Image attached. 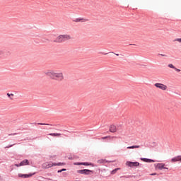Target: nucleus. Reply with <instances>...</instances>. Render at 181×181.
<instances>
[{"label": "nucleus", "instance_id": "obj_1", "mask_svg": "<svg viewBox=\"0 0 181 181\" xmlns=\"http://www.w3.org/2000/svg\"><path fill=\"white\" fill-rule=\"evenodd\" d=\"M46 76L50 77L52 80H57V81H63L64 80V75L62 72H59L54 70H48L45 72Z\"/></svg>", "mask_w": 181, "mask_h": 181}, {"label": "nucleus", "instance_id": "obj_6", "mask_svg": "<svg viewBox=\"0 0 181 181\" xmlns=\"http://www.w3.org/2000/svg\"><path fill=\"white\" fill-rule=\"evenodd\" d=\"M52 166H54V163L49 162V163H45L42 164L43 169H49V168H52Z\"/></svg>", "mask_w": 181, "mask_h": 181}, {"label": "nucleus", "instance_id": "obj_4", "mask_svg": "<svg viewBox=\"0 0 181 181\" xmlns=\"http://www.w3.org/2000/svg\"><path fill=\"white\" fill-rule=\"evenodd\" d=\"M126 165L127 166H129V168H136V167L139 166V163L127 161L126 163Z\"/></svg>", "mask_w": 181, "mask_h": 181}, {"label": "nucleus", "instance_id": "obj_23", "mask_svg": "<svg viewBox=\"0 0 181 181\" xmlns=\"http://www.w3.org/2000/svg\"><path fill=\"white\" fill-rule=\"evenodd\" d=\"M62 172H66V169L63 168L62 170H58V173H62Z\"/></svg>", "mask_w": 181, "mask_h": 181}, {"label": "nucleus", "instance_id": "obj_19", "mask_svg": "<svg viewBox=\"0 0 181 181\" xmlns=\"http://www.w3.org/2000/svg\"><path fill=\"white\" fill-rule=\"evenodd\" d=\"M98 163H105V160L101 159L98 160Z\"/></svg>", "mask_w": 181, "mask_h": 181}, {"label": "nucleus", "instance_id": "obj_26", "mask_svg": "<svg viewBox=\"0 0 181 181\" xmlns=\"http://www.w3.org/2000/svg\"><path fill=\"white\" fill-rule=\"evenodd\" d=\"M156 173H152V174H150V176H156Z\"/></svg>", "mask_w": 181, "mask_h": 181}, {"label": "nucleus", "instance_id": "obj_31", "mask_svg": "<svg viewBox=\"0 0 181 181\" xmlns=\"http://www.w3.org/2000/svg\"><path fill=\"white\" fill-rule=\"evenodd\" d=\"M13 145H10V146H6V148H12Z\"/></svg>", "mask_w": 181, "mask_h": 181}, {"label": "nucleus", "instance_id": "obj_25", "mask_svg": "<svg viewBox=\"0 0 181 181\" xmlns=\"http://www.w3.org/2000/svg\"><path fill=\"white\" fill-rule=\"evenodd\" d=\"M37 125H49V124L37 123Z\"/></svg>", "mask_w": 181, "mask_h": 181}, {"label": "nucleus", "instance_id": "obj_27", "mask_svg": "<svg viewBox=\"0 0 181 181\" xmlns=\"http://www.w3.org/2000/svg\"><path fill=\"white\" fill-rule=\"evenodd\" d=\"M74 165H83V163H75Z\"/></svg>", "mask_w": 181, "mask_h": 181}, {"label": "nucleus", "instance_id": "obj_17", "mask_svg": "<svg viewBox=\"0 0 181 181\" xmlns=\"http://www.w3.org/2000/svg\"><path fill=\"white\" fill-rule=\"evenodd\" d=\"M66 165V163H54V166H63Z\"/></svg>", "mask_w": 181, "mask_h": 181}, {"label": "nucleus", "instance_id": "obj_7", "mask_svg": "<svg viewBox=\"0 0 181 181\" xmlns=\"http://www.w3.org/2000/svg\"><path fill=\"white\" fill-rule=\"evenodd\" d=\"M33 175H35V173H30V174H21L19 173L18 174V177H22L23 179H26L28 177H32V176H33Z\"/></svg>", "mask_w": 181, "mask_h": 181}, {"label": "nucleus", "instance_id": "obj_29", "mask_svg": "<svg viewBox=\"0 0 181 181\" xmlns=\"http://www.w3.org/2000/svg\"><path fill=\"white\" fill-rule=\"evenodd\" d=\"M107 138H110V136L102 137V139H107Z\"/></svg>", "mask_w": 181, "mask_h": 181}, {"label": "nucleus", "instance_id": "obj_16", "mask_svg": "<svg viewBox=\"0 0 181 181\" xmlns=\"http://www.w3.org/2000/svg\"><path fill=\"white\" fill-rule=\"evenodd\" d=\"M82 165H83V166H94V164L91 163H82Z\"/></svg>", "mask_w": 181, "mask_h": 181}, {"label": "nucleus", "instance_id": "obj_3", "mask_svg": "<svg viewBox=\"0 0 181 181\" xmlns=\"http://www.w3.org/2000/svg\"><path fill=\"white\" fill-rule=\"evenodd\" d=\"M155 87L156 88H159V90H162L163 91H166L168 90V86L160 83H156L154 84Z\"/></svg>", "mask_w": 181, "mask_h": 181}, {"label": "nucleus", "instance_id": "obj_5", "mask_svg": "<svg viewBox=\"0 0 181 181\" xmlns=\"http://www.w3.org/2000/svg\"><path fill=\"white\" fill-rule=\"evenodd\" d=\"M77 173H80L81 175H90V173H93V170L87 169L79 170H77Z\"/></svg>", "mask_w": 181, "mask_h": 181}, {"label": "nucleus", "instance_id": "obj_18", "mask_svg": "<svg viewBox=\"0 0 181 181\" xmlns=\"http://www.w3.org/2000/svg\"><path fill=\"white\" fill-rule=\"evenodd\" d=\"M120 168H116L115 170H113L112 172H111V174L112 175H115L117 173V170H119Z\"/></svg>", "mask_w": 181, "mask_h": 181}, {"label": "nucleus", "instance_id": "obj_13", "mask_svg": "<svg viewBox=\"0 0 181 181\" xmlns=\"http://www.w3.org/2000/svg\"><path fill=\"white\" fill-rule=\"evenodd\" d=\"M51 136H60L62 134L60 133H50L49 134Z\"/></svg>", "mask_w": 181, "mask_h": 181}, {"label": "nucleus", "instance_id": "obj_2", "mask_svg": "<svg viewBox=\"0 0 181 181\" xmlns=\"http://www.w3.org/2000/svg\"><path fill=\"white\" fill-rule=\"evenodd\" d=\"M73 37L69 34L60 35L56 37L54 40V43H63V42H67V40H71Z\"/></svg>", "mask_w": 181, "mask_h": 181}, {"label": "nucleus", "instance_id": "obj_32", "mask_svg": "<svg viewBox=\"0 0 181 181\" xmlns=\"http://www.w3.org/2000/svg\"><path fill=\"white\" fill-rule=\"evenodd\" d=\"M116 56H119V54H116Z\"/></svg>", "mask_w": 181, "mask_h": 181}, {"label": "nucleus", "instance_id": "obj_12", "mask_svg": "<svg viewBox=\"0 0 181 181\" xmlns=\"http://www.w3.org/2000/svg\"><path fill=\"white\" fill-rule=\"evenodd\" d=\"M25 165H29V161L28 160H23L21 162L19 166H25Z\"/></svg>", "mask_w": 181, "mask_h": 181}, {"label": "nucleus", "instance_id": "obj_8", "mask_svg": "<svg viewBox=\"0 0 181 181\" xmlns=\"http://www.w3.org/2000/svg\"><path fill=\"white\" fill-rule=\"evenodd\" d=\"M156 169L162 170V169H168V168L165 167V163H158L156 165Z\"/></svg>", "mask_w": 181, "mask_h": 181}, {"label": "nucleus", "instance_id": "obj_21", "mask_svg": "<svg viewBox=\"0 0 181 181\" xmlns=\"http://www.w3.org/2000/svg\"><path fill=\"white\" fill-rule=\"evenodd\" d=\"M11 95L12 97H13V93H7V96L10 98V100H13V98H11Z\"/></svg>", "mask_w": 181, "mask_h": 181}, {"label": "nucleus", "instance_id": "obj_28", "mask_svg": "<svg viewBox=\"0 0 181 181\" xmlns=\"http://www.w3.org/2000/svg\"><path fill=\"white\" fill-rule=\"evenodd\" d=\"M160 56H162L163 57H166V55L163 54H159Z\"/></svg>", "mask_w": 181, "mask_h": 181}, {"label": "nucleus", "instance_id": "obj_10", "mask_svg": "<svg viewBox=\"0 0 181 181\" xmlns=\"http://www.w3.org/2000/svg\"><path fill=\"white\" fill-rule=\"evenodd\" d=\"M88 19H87V18L79 17L78 18H76L74 21V22H76V23H78V22H88Z\"/></svg>", "mask_w": 181, "mask_h": 181}, {"label": "nucleus", "instance_id": "obj_14", "mask_svg": "<svg viewBox=\"0 0 181 181\" xmlns=\"http://www.w3.org/2000/svg\"><path fill=\"white\" fill-rule=\"evenodd\" d=\"M141 160H143V162H148V163L155 162V160H151V159H148V158H141Z\"/></svg>", "mask_w": 181, "mask_h": 181}, {"label": "nucleus", "instance_id": "obj_33", "mask_svg": "<svg viewBox=\"0 0 181 181\" xmlns=\"http://www.w3.org/2000/svg\"><path fill=\"white\" fill-rule=\"evenodd\" d=\"M0 180H1V176H0Z\"/></svg>", "mask_w": 181, "mask_h": 181}, {"label": "nucleus", "instance_id": "obj_30", "mask_svg": "<svg viewBox=\"0 0 181 181\" xmlns=\"http://www.w3.org/2000/svg\"><path fill=\"white\" fill-rule=\"evenodd\" d=\"M15 166H16L17 168H19V166H22V165H19V164H16Z\"/></svg>", "mask_w": 181, "mask_h": 181}, {"label": "nucleus", "instance_id": "obj_9", "mask_svg": "<svg viewBox=\"0 0 181 181\" xmlns=\"http://www.w3.org/2000/svg\"><path fill=\"white\" fill-rule=\"evenodd\" d=\"M172 163H175V162H181V156H177L171 159Z\"/></svg>", "mask_w": 181, "mask_h": 181}, {"label": "nucleus", "instance_id": "obj_15", "mask_svg": "<svg viewBox=\"0 0 181 181\" xmlns=\"http://www.w3.org/2000/svg\"><path fill=\"white\" fill-rule=\"evenodd\" d=\"M138 148H141V146H128L127 149H136Z\"/></svg>", "mask_w": 181, "mask_h": 181}, {"label": "nucleus", "instance_id": "obj_11", "mask_svg": "<svg viewBox=\"0 0 181 181\" xmlns=\"http://www.w3.org/2000/svg\"><path fill=\"white\" fill-rule=\"evenodd\" d=\"M110 132H117V126L116 125H111L110 127Z\"/></svg>", "mask_w": 181, "mask_h": 181}, {"label": "nucleus", "instance_id": "obj_20", "mask_svg": "<svg viewBox=\"0 0 181 181\" xmlns=\"http://www.w3.org/2000/svg\"><path fill=\"white\" fill-rule=\"evenodd\" d=\"M168 67H170V69H176V67L172 64H168Z\"/></svg>", "mask_w": 181, "mask_h": 181}, {"label": "nucleus", "instance_id": "obj_22", "mask_svg": "<svg viewBox=\"0 0 181 181\" xmlns=\"http://www.w3.org/2000/svg\"><path fill=\"white\" fill-rule=\"evenodd\" d=\"M174 42H179V43H181V38H177L174 40Z\"/></svg>", "mask_w": 181, "mask_h": 181}, {"label": "nucleus", "instance_id": "obj_24", "mask_svg": "<svg viewBox=\"0 0 181 181\" xmlns=\"http://www.w3.org/2000/svg\"><path fill=\"white\" fill-rule=\"evenodd\" d=\"M174 70H175V71H177V73H180V69L177 68L174 69Z\"/></svg>", "mask_w": 181, "mask_h": 181}]
</instances>
